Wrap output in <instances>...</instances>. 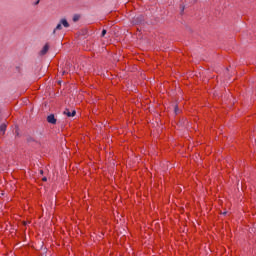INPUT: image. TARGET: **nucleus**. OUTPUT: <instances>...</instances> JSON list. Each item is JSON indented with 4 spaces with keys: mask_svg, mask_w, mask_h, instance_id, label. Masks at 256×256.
I'll list each match as a JSON object with an SVG mask.
<instances>
[{
    "mask_svg": "<svg viewBox=\"0 0 256 256\" xmlns=\"http://www.w3.org/2000/svg\"><path fill=\"white\" fill-rule=\"evenodd\" d=\"M63 27H65V28L69 27V22L65 18L60 20V22L57 24V26L52 31V35H57V31H61V29H63Z\"/></svg>",
    "mask_w": 256,
    "mask_h": 256,
    "instance_id": "1",
    "label": "nucleus"
},
{
    "mask_svg": "<svg viewBox=\"0 0 256 256\" xmlns=\"http://www.w3.org/2000/svg\"><path fill=\"white\" fill-rule=\"evenodd\" d=\"M63 114L67 115L68 117H75V115H77V112L75 110H72L70 112L69 109H65Z\"/></svg>",
    "mask_w": 256,
    "mask_h": 256,
    "instance_id": "2",
    "label": "nucleus"
},
{
    "mask_svg": "<svg viewBox=\"0 0 256 256\" xmlns=\"http://www.w3.org/2000/svg\"><path fill=\"white\" fill-rule=\"evenodd\" d=\"M47 121H48V123H51V125H55L57 123V119H55V115H53V114H50L47 117Z\"/></svg>",
    "mask_w": 256,
    "mask_h": 256,
    "instance_id": "3",
    "label": "nucleus"
},
{
    "mask_svg": "<svg viewBox=\"0 0 256 256\" xmlns=\"http://www.w3.org/2000/svg\"><path fill=\"white\" fill-rule=\"evenodd\" d=\"M48 51H49V44H45L42 50L40 51V55H47Z\"/></svg>",
    "mask_w": 256,
    "mask_h": 256,
    "instance_id": "4",
    "label": "nucleus"
},
{
    "mask_svg": "<svg viewBox=\"0 0 256 256\" xmlns=\"http://www.w3.org/2000/svg\"><path fill=\"white\" fill-rule=\"evenodd\" d=\"M143 16H137L136 18H134L133 23H135V25H138L139 23H143Z\"/></svg>",
    "mask_w": 256,
    "mask_h": 256,
    "instance_id": "5",
    "label": "nucleus"
},
{
    "mask_svg": "<svg viewBox=\"0 0 256 256\" xmlns=\"http://www.w3.org/2000/svg\"><path fill=\"white\" fill-rule=\"evenodd\" d=\"M7 131V124L3 123L0 125V132L5 135V132Z\"/></svg>",
    "mask_w": 256,
    "mask_h": 256,
    "instance_id": "6",
    "label": "nucleus"
},
{
    "mask_svg": "<svg viewBox=\"0 0 256 256\" xmlns=\"http://www.w3.org/2000/svg\"><path fill=\"white\" fill-rule=\"evenodd\" d=\"M105 35H107V30H102L101 37H105Z\"/></svg>",
    "mask_w": 256,
    "mask_h": 256,
    "instance_id": "7",
    "label": "nucleus"
},
{
    "mask_svg": "<svg viewBox=\"0 0 256 256\" xmlns=\"http://www.w3.org/2000/svg\"><path fill=\"white\" fill-rule=\"evenodd\" d=\"M175 113L177 114V112L179 111V108L177 106H175Z\"/></svg>",
    "mask_w": 256,
    "mask_h": 256,
    "instance_id": "8",
    "label": "nucleus"
},
{
    "mask_svg": "<svg viewBox=\"0 0 256 256\" xmlns=\"http://www.w3.org/2000/svg\"><path fill=\"white\" fill-rule=\"evenodd\" d=\"M73 21H79V18L78 17H74Z\"/></svg>",
    "mask_w": 256,
    "mask_h": 256,
    "instance_id": "9",
    "label": "nucleus"
},
{
    "mask_svg": "<svg viewBox=\"0 0 256 256\" xmlns=\"http://www.w3.org/2000/svg\"><path fill=\"white\" fill-rule=\"evenodd\" d=\"M61 73H62V75H65V73H67V69L63 70Z\"/></svg>",
    "mask_w": 256,
    "mask_h": 256,
    "instance_id": "10",
    "label": "nucleus"
},
{
    "mask_svg": "<svg viewBox=\"0 0 256 256\" xmlns=\"http://www.w3.org/2000/svg\"><path fill=\"white\" fill-rule=\"evenodd\" d=\"M66 67H71V63H66Z\"/></svg>",
    "mask_w": 256,
    "mask_h": 256,
    "instance_id": "11",
    "label": "nucleus"
},
{
    "mask_svg": "<svg viewBox=\"0 0 256 256\" xmlns=\"http://www.w3.org/2000/svg\"><path fill=\"white\" fill-rule=\"evenodd\" d=\"M42 181H47V177L42 178Z\"/></svg>",
    "mask_w": 256,
    "mask_h": 256,
    "instance_id": "12",
    "label": "nucleus"
},
{
    "mask_svg": "<svg viewBox=\"0 0 256 256\" xmlns=\"http://www.w3.org/2000/svg\"><path fill=\"white\" fill-rule=\"evenodd\" d=\"M181 11H185V6L182 7Z\"/></svg>",
    "mask_w": 256,
    "mask_h": 256,
    "instance_id": "13",
    "label": "nucleus"
},
{
    "mask_svg": "<svg viewBox=\"0 0 256 256\" xmlns=\"http://www.w3.org/2000/svg\"><path fill=\"white\" fill-rule=\"evenodd\" d=\"M35 5H39V0L35 3Z\"/></svg>",
    "mask_w": 256,
    "mask_h": 256,
    "instance_id": "14",
    "label": "nucleus"
},
{
    "mask_svg": "<svg viewBox=\"0 0 256 256\" xmlns=\"http://www.w3.org/2000/svg\"><path fill=\"white\" fill-rule=\"evenodd\" d=\"M223 215H227V212H223Z\"/></svg>",
    "mask_w": 256,
    "mask_h": 256,
    "instance_id": "15",
    "label": "nucleus"
},
{
    "mask_svg": "<svg viewBox=\"0 0 256 256\" xmlns=\"http://www.w3.org/2000/svg\"><path fill=\"white\" fill-rule=\"evenodd\" d=\"M40 173L43 174V170H41Z\"/></svg>",
    "mask_w": 256,
    "mask_h": 256,
    "instance_id": "16",
    "label": "nucleus"
}]
</instances>
